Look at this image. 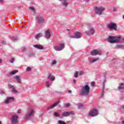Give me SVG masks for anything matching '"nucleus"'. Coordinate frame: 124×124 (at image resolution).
<instances>
[{
    "instance_id": "obj_38",
    "label": "nucleus",
    "mask_w": 124,
    "mask_h": 124,
    "mask_svg": "<svg viewBox=\"0 0 124 124\" xmlns=\"http://www.w3.org/2000/svg\"><path fill=\"white\" fill-rule=\"evenodd\" d=\"M84 74V72L82 71L79 72V75H83Z\"/></svg>"
},
{
    "instance_id": "obj_3",
    "label": "nucleus",
    "mask_w": 124,
    "mask_h": 124,
    "mask_svg": "<svg viewBox=\"0 0 124 124\" xmlns=\"http://www.w3.org/2000/svg\"><path fill=\"white\" fill-rule=\"evenodd\" d=\"M34 109L32 108H30L28 110L27 114L25 115V118L27 120H29V119L31 118V117H33L34 115Z\"/></svg>"
},
{
    "instance_id": "obj_18",
    "label": "nucleus",
    "mask_w": 124,
    "mask_h": 124,
    "mask_svg": "<svg viewBox=\"0 0 124 124\" xmlns=\"http://www.w3.org/2000/svg\"><path fill=\"white\" fill-rule=\"evenodd\" d=\"M76 38H81L82 37V34L79 32H76L75 33Z\"/></svg>"
},
{
    "instance_id": "obj_22",
    "label": "nucleus",
    "mask_w": 124,
    "mask_h": 124,
    "mask_svg": "<svg viewBox=\"0 0 124 124\" xmlns=\"http://www.w3.org/2000/svg\"><path fill=\"white\" fill-rule=\"evenodd\" d=\"M15 79L16 80L17 83H21V79L20 78V77L19 76H15Z\"/></svg>"
},
{
    "instance_id": "obj_46",
    "label": "nucleus",
    "mask_w": 124,
    "mask_h": 124,
    "mask_svg": "<svg viewBox=\"0 0 124 124\" xmlns=\"http://www.w3.org/2000/svg\"><path fill=\"white\" fill-rule=\"evenodd\" d=\"M122 109H124V105L121 107Z\"/></svg>"
},
{
    "instance_id": "obj_1",
    "label": "nucleus",
    "mask_w": 124,
    "mask_h": 124,
    "mask_svg": "<svg viewBox=\"0 0 124 124\" xmlns=\"http://www.w3.org/2000/svg\"><path fill=\"white\" fill-rule=\"evenodd\" d=\"M122 40V37L121 36H109L108 37V42L111 44L113 43H118Z\"/></svg>"
},
{
    "instance_id": "obj_17",
    "label": "nucleus",
    "mask_w": 124,
    "mask_h": 124,
    "mask_svg": "<svg viewBox=\"0 0 124 124\" xmlns=\"http://www.w3.org/2000/svg\"><path fill=\"white\" fill-rule=\"evenodd\" d=\"M33 47H34V48H36L37 49H39L40 50H43V49H44V47H43V46L40 45H34Z\"/></svg>"
},
{
    "instance_id": "obj_25",
    "label": "nucleus",
    "mask_w": 124,
    "mask_h": 124,
    "mask_svg": "<svg viewBox=\"0 0 124 124\" xmlns=\"http://www.w3.org/2000/svg\"><path fill=\"white\" fill-rule=\"evenodd\" d=\"M17 72H18V71H13L9 73V74H10V75H14V74H16V73H17Z\"/></svg>"
},
{
    "instance_id": "obj_21",
    "label": "nucleus",
    "mask_w": 124,
    "mask_h": 124,
    "mask_svg": "<svg viewBox=\"0 0 124 124\" xmlns=\"http://www.w3.org/2000/svg\"><path fill=\"white\" fill-rule=\"evenodd\" d=\"M50 80L51 81H55V76H51V74H49L48 76H47V78L49 79L50 78Z\"/></svg>"
},
{
    "instance_id": "obj_32",
    "label": "nucleus",
    "mask_w": 124,
    "mask_h": 124,
    "mask_svg": "<svg viewBox=\"0 0 124 124\" xmlns=\"http://www.w3.org/2000/svg\"><path fill=\"white\" fill-rule=\"evenodd\" d=\"M117 49H120L123 48V46L119 45L116 46Z\"/></svg>"
},
{
    "instance_id": "obj_14",
    "label": "nucleus",
    "mask_w": 124,
    "mask_h": 124,
    "mask_svg": "<svg viewBox=\"0 0 124 124\" xmlns=\"http://www.w3.org/2000/svg\"><path fill=\"white\" fill-rule=\"evenodd\" d=\"M62 1V6H65L66 7L67 6H68V4H69V3L68 2V0H60Z\"/></svg>"
},
{
    "instance_id": "obj_37",
    "label": "nucleus",
    "mask_w": 124,
    "mask_h": 124,
    "mask_svg": "<svg viewBox=\"0 0 124 124\" xmlns=\"http://www.w3.org/2000/svg\"><path fill=\"white\" fill-rule=\"evenodd\" d=\"M13 62H14V58H12L10 60V62H11V63H13Z\"/></svg>"
},
{
    "instance_id": "obj_39",
    "label": "nucleus",
    "mask_w": 124,
    "mask_h": 124,
    "mask_svg": "<svg viewBox=\"0 0 124 124\" xmlns=\"http://www.w3.org/2000/svg\"><path fill=\"white\" fill-rule=\"evenodd\" d=\"M21 111H22V110H21L20 109H18V110H17V113L18 114H20V113H21Z\"/></svg>"
},
{
    "instance_id": "obj_5",
    "label": "nucleus",
    "mask_w": 124,
    "mask_h": 124,
    "mask_svg": "<svg viewBox=\"0 0 124 124\" xmlns=\"http://www.w3.org/2000/svg\"><path fill=\"white\" fill-rule=\"evenodd\" d=\"M88 115L91 117H95L98 115V111L96 109L93 108L89 112Z\"/></svg>"
},
{
    "instance_id": "obj_30",
    "label": "nucleus",
    "mask_w": 124,
    "mask_h": 124,
    "mask_svg": "<svg viewBox=\"0 0 124 124\" xmlns=\"http://www.w3.org/2000/svg\"><path fill=\"white\" fill-rule=\"evenodd\" d=\"M78 108H83V104H78Z\"/></svg>"
},
{
    "instance_id": "obj_35",
    "label": "nucleus",
    "mask_w": 124,
    "mask_h": 124,
    "mask_svg": "<svg viewBox=\"0 0 124 124\" xmlns=\"http://www.w3.org/2000/svg\"><path fill=\"white\" fill-rule=\"evenodd\" d=\"M46 86L47 88H49L50 87V84L48 82H46Z\"/></svg>"
},
{
    "instance_id": "obj_31",
    "label": "nucleus",
    "mask_w": 124,
    "mask_h": 124,
    "mask_svg": "<svg viewBox=\"0 0 124 124\" xmlns=\"http://www.w3.org/2000/svg\"><path fill=\"white\" fill-rule=\"evenodd\" d=\"M31 68L30 67H28L26 68V71H31Z\"/></svg>"
},
{
    "instance_id": "obj_48",
    "label": "nucleus",
    "mask_w": 124,
    "mask_h": 124,
    "mask_svg": "<svg viewBox=\"0 0 124 124\" xmlns=\"http://www.w3.org/2000/svg\"><path fill=\"white\" fill-rule=\"evenodd\" d=\"M0 93H4V92H3V91H1Z\"/></svg>"
},
{
    "instance_id": "obj_45",
    "label": "nucleus",
    "mask_w": 124,
    "mask_h": 124,
    "mask_svg": "<svg viewBox=\"0 0 124 124\" xmlns=\"http://www.w3.org/2000/svg\"><path fill=\"white\" fill-rule=\"evenodd\" d=\"M0 2L2 3L3 2V0H0Z\"/></svg>"
},
{
    "instance_id": "obj_7",
    "label": "nucleus",
    "mask_w": 124,
    "mask_h": 124,
    "mask_svg": "<svg viewBox=\"0 0 124 124\" xmlns=\"http://www.w3.org/2000/svg\"><path fill=\"white\" fill-rule=\"evenodd\" d=\"M19 121H18V115H14L11 119V124H18Z\"/></svg>"
},
{
    "instance_id": "obj_13",
    "label": "nucleus",
    "mask_w": 124,
    "mask_h": 124,
    "mask_svg": "<svg viewBox=\"0 0 124 124\" xmlns=\"http://www.w3.org/2000/svg\"><path fill=\"white\" fill-rule=\"evenodd\" d=\"M64 48V45L63 44H61L59 46H55L54 49L56 51H62Z\"/></svg>"
},
{
    "instance_id": "obj_8",
    "label": "nucleus",
    "mask_w": 124,
    "mask_h": 124,
    "mask_svg": "<svg viewBox=\"0 0 124 124\" xmlns=\"http://www.w3.org/2000/svg\"><path fill=\"white\" fill-rule=\"evenodd\" d=\"M108 27L109 30L117 31V25L115 23H110L108 25Z\"/></svg>"
},
{
    "instance_id": "obj_11",
    "label": "nucleus",
    "mask_w": 124,
    "mask_h": 124,
    "mask_svg": "<svg viewBox=\"0 0 124 124\" xmlns=\"http://www.w3.org/2000/svg\"><path fill=\"white\" fill-rule=\"evenodd\" d=\"M74 112L73 111H64L61 113V115L62 117H68L69 115H73Z\"/></svg>"
},
{
    "instance_id": "obj_26",
    "label": "nucleus",
    "mask_w": 124,
    "mask_h": 124,
    "mask_svg": "<svg viewBox=\"0 0 124 124\" xmlns=\"http://www.w3.org/2000/svg\"><path fill=\"white\" fill-rule=\"evenodd\" d=\"M74 77L75 78H78V71H76L74 73Z\"/></svg>"
},
{
    "instance_id": "obj_2",
    "label": "nucleus",
    "mask_w": 124,
    "mask_h": 124,
    "mask_svg": "<svg viewBox=\"0 0 124 124\" xmlns=\"http://www.w3.org/2000/svg\"><path fill=\"white\" fill-rule=\"evenodd\" d=\"M85 27L89 30L88 31H86L85 32V34L86 35H91L94 33V30L93 29L91 25L87 24L85 26Z\"/></svg>"
},
{
    "instance_id": "obj_12",
    "label": "nucleus",
    "mask_w": 124,
    "mask_h": 124,
    "mask_svg": "<svg viewBox=\"0 0 124 124\" xmlns=\"http://www.w3.org/2000/svg\"><path fill=\"white\" fill-rule=\"evenodd\" d=\"M92 56H96V55H99L100 56L102 55L101 51L94 49L92 50L91 52Z\"/></svg>"
},
{
    "instance_id": "obj_47",
    "label": "nucleus",
    "mask_w": 124,
    "mask_h": 124,
    "mask_svg": "<svg viewBox=\"0 0 124 124\" xmlns=\"http://www.w3.org/2000/svg\"><path fill=\"white\" fill-rule=\"evenodd\" d=\"M2 62V60L0 59V63H1Z\"/></svg>"
},
{
    "instance_id": "obj_29",
    "label": "nucleus",
    "mask_w": 124,
    "mask_h": 124,
    "mask_svg": "<svg viewBox=\"0 0 124 124\" xmlns=\"http://www.w3.org/2000/svg\"><path fill=\"white\" fill-rule=\"evenodd\" d=\"M54 116H55V117H60V115H59V113H58V112H55L54 113Z\"/></svg>"
},
{
    "instance_id": "obj_19",
    "label": "nucleus",
    "mask_w": 124,
    "mask_h": 124,
    "mask_svg": "<svg viewBox=\"0 0 124 124\" xmlns=\"http://www.w3.org/2000/svg\"><path fill=\"white\" fill-rule=\"evenodd\" d=\"M51 36V34L50 33V31L49 30H46V38H50Z\"/></svg>"
},
{
    "instance_id": "obj_51",
    "label": "nucleus",
    "mask_w": 124,
    "mask_h": 124,
    "mask_svg": "<svg viewBox=\"0 0 124 124\" xmlns=\"http://www.w3.org/2000/svg\"><path fill=\"white\" fill-rule=\"evenodd\" d=\"M2 123H1V121H0V124H1Z\"/></svg>"
},
{
    "instance_id": "obj_34",
    "label": "nucleus",
    "mask_w": 124,
    "mask_h": 124,
    "mask_svg": "<svg viewBox=\"0 0 124 124\" xmlns=\"http://www.w3.org/2000/svg\"><path fill=\"white\" fill-rule=\"evenodd\" d=\"M29 9H30L31 10H32V11H34V8L32 6L30 7Z\"/></svg>"
},
{
    "instance_id": "obj_53",
    "label": "nucleus",
    "mask_w": 124,
    "mask_h": 124,
    "mask_svg": "<svg viewBox=\"0 0 124 124\" xmlns=\"http://www.w3.org/2000/svg\"><path fill=\"white\" fill-rule=\"evenodd\" d=\"M86 0L89 1V0Z\"/></svg>"
},
{
    "instance_id": "obj_4",
    "label": "nucleus",
    "mask_w": 124,
    "mask_h": 124,
    "mask_svg": "<svg viewBox=\"0 0 124 124\" xmlns=\"http://www.w3.org/2000/svg\"><path fill=\"white\" fill-rule=\"evenodd\" d=\"M95 13L97 15H101L103 11L105 10V8L103 7H94Z\"/></svg>"
},
{
    "instance_id": "obj_20",
    "label": "nucleus",
    "mask_w": 124,
    "mask_h": 124,
    "mask_svg": "<svg viewBox=\"0 0 124 124\" xmlns=\"http://www.w3.org/2000/svg\"><path fill=\"white\" fill-rule=\"evenodd\" d=\"M118 90H119L120 91H122L123 90H124V83L119 84V85L118 86Z\"/></svg>"
},
{
    "instance_id": "obj_23",
    "label": "nucleus",
    "mask_w": 124,
    "mask_h": 124,
    "mask_svg": "<svg viewBox=\"0 0 124 124\" xmlns=\"http://www.w3.org/2000/svg\"><path fill=\"white\" fill-rule=\"evenodd\" d=\"M98 60H99V58H97L96 59L90 60H89V62L91 63H93V62H97V61H98Z\"/></svg>"
},
{
    "instance_id": "obj_36",
    "label": "nucleus",
    "mask_w": 124,
    "mask_h": 124,
    "mask_svg": "<svg viewBox=\"0 0 124 124\" xmlns=\"http://www.w3.org/2000/svg\"><path fill=\"white\" fill-rule=\"evenodd\" d=\"M70 106V104L69 103L65 104V107H69Z\"/></svg>"
},
{
    "instance_id": "obj_27",
    "label": "nucleus",
    "mask_w": 124,
    "mask_h": 124,
    "mask_svg": "<svg viewBox=\"0 0 124 124\" xmlns=\"http://www.w3.org/2000/svg\"><path fill=\"white\" fill-rule=\"evenodd\" d=\"M58 124H66L65 123L62 121L59 120L58 121Z\"/></svg>"
},
{
    "instance_id": "obj_44",
    "label": "nucleus",
    "mask_w": 124,
    "mask_h": 124,
    "mask_svg": "<svg viewBox=\"0 0 124 124\" xmlns=\"http://www.w3.org/2000/svg\"><path fill=\"white\" fill-rule=\"evenodd\" d=\"M68 93H72V92L71 91V90H69V91H68Z\"/></svg>"
},
{
    "instance_id": "obj_50",
    "label": "nucleus",
    "mask_w": 124,
    "mask_h": 124,
    "mask_svg": "<svg viewBox=\"0 0 124 124\" xmlns=\"http://www.w3.org/2000/svg\"><path fill=\"white\" fill-rule=\"evenodd\" d=\"M102 96H103V94H101V97H102Z\"/></svg>"
},
{
    "instance_id": "obj_42",
    "label": "nucleus",
    "mask_w": 124,
    "mask_h": 124,
    "mask_svg": "<svg viewBox=\"0 0 124 124\" xmlns=\"http://www.w3.org/2000/svg\"><path fill=\"white\" fill-rule=\"evenodd\" d=\"M117 10V8H116L115 7H114L113 9V11H114V12H116Z\"/></svg>"
},
{
    "instance_id": "obj_43",
    "label": "nucleus",
    "mask_w": 124,
    "mask_h": 124,
    "mask_svg": "<svg viewBox=\"0 0 124 124\" xmlns=\"http://www.w3.org/2000/svg\"><path fill=\"white\" fill-rule=\"evenodd\" d=\"M71 38H76V36H70Z\"/></svg>"
},
{
    "instance_id": "obj_10",
    "label": "nucleus",
    "mask_w": 124,
    "mask_h": 124,
    "mask_svg": "<svg viewBox=\"0 0 124 124\" xmlns=\"http://www.w3.org/2000/svg\"><path fill=\"white\" fill-rule=\"evenodd\" d=\"M36 20H37V22L39 24H43L44 23V18L42 16H36Z\"/></svg>"
},
{
    "instance_id": "obj_24",
    "label": "nucleus",
    "mask_w": 124,
    "mask_h": 124,
    "mask_svg": "<svg viewBox=\"0 0 124 124\" xmlns=\"http://www.w3.org/2000/svg\"><path fill=\"white\" fill-rule=\"evenodd\" d=\"M41 36H42V34L41 33H39L35 36V38H36V39H38V38H40Z\"/></svg>"
},
{
    "instance_id": "obj_52",
    "label": "nucleus",
    "mask_w": 124,
    "mask_h": 124,
    "mask_svg": "<svg viewBox=\"0 0 124 124\" xmlns=\"http://www.w3.org/2000/svg\"><path fill=\"white\" fill-rule=\"evenodd\" d=\"M74 83H75V80H74Z\"/></svg>"
},
{
    "instance_id": "obj_49",
    "label": "nucleus",
    "mask_w": 124,
    "mask_h": 124,
    "mask_svg": "<svg viewBox=\"0 0 124 124\" xmlns=\"http://www.w3.org/2000/svg\"><path fill=\"white\" fill-rule=\"evenodd\" d=\"M122 124H124V120L122 121Z\"/></svg>"
},
{
    "instance_id": "obj_15",
    "label": "nucleus",
    "mask_w": 124,
    "mask_h": 124,
    "mask_svg": "<svg viewBox=\"0 0 124 124\" xmlns=\"http://www.w3.org/2000/svg\"><path fill=\"white\" fill-rule=\"evenodd\" d=\"M59 103H60V101H58L57 102L55 103L53 105L49 106L48 108L47 109L50 110L51 109H53V108H54V107H56V106H57L58 105V104H59Z\"/></svg>"
},
{
    "instance_id": "obj_9",
    "label": "nucleus",
    "mask_w": 124,
    "mask_h": 124,
    "mask_svg": "<svg viewBox=\"0 0 124 124\" xmlns=\"http://www.w3.org/2000/svg\"><path fill=\"white\" fill-rule=\"evenodd\" d=\"M15 99V98L14 97H7L4 101V103L5 104H8V103H10V102L14 101Z\"/></svg>"
},
{
    "instance_id": "obj_40",
    "label": "nucleus",
    "mask_w": 124,
    "mask_h": 124,
    "mask_svg": "<svg viewBox=\"0 0 124 124\" xmlns=\"http://www.w3.org/2000/svg\"><path fill=\"white\" fill-rule=\"evenodd\" d=\"M81 95H83L84 96H87V95H88V93H82Z\"/></svg>"
},
{
    "instance_id": "obj_16",
    "label": "nucleus",
    "mask_w": 124,
    "mask_h": 124,
    "mask_svg": "<svg viewBox=\"0 0 124 124\" xmlns=\"http://www.w3.org/2000/svg\"><path fill=\"white\" fill-rule=\"evenodd\" d=\"M8 88H9V89H12V91L15 93H18V91L17 90H16V89H15V88H14V86H13V85L9 84Z\"/></svg>"
},
{
    "instance_id": "obj_41",
    "label": "nucleus",
    "mask_w": 124,
    "mask_h": 124,
    "mask_svg": "<svg viewBox=\"0 0 124 124\" xmlns=\"http://www.w3.org/2000/svg\"><path fill=\"white\" fill-rule=\"evenodd\" d=\"M91 86H92V87H93V86H94V82H91Z\"/></svg>"
},
{
    "instance_id": "obj_33",
    "label": "nucleus",
    "mask_w": 124,
    "mask_h": 124,
    "mask_svg": "<svg viewBox=\"0 0 124 124\" xmlns=\"http://www.w3.org/2000/svg\"><path fill=\"white\" fill-rule=\"evenodd\" d=\"M1 44L2 45H5V44H6V42L4 41H2L1 42Z\"/></svg>"
},
{
    "instance_id": "obj_28",
    "label": "nucleus",
    "mask_w": 124,
    "mask_h": 124,
    "mask_svg": "<svg viewBox=\"0 0 124 124\" xmlns=\"http://www.w3.org/2000/svg\"><path fill=\"white\" fill-rule=\"evenodd\" d=\"M56 63H57L56 60H53L51 62V65H54V64H56Z\"/></svg>"
},
{
    "instance_id": "obj_6",
    "label": "nucleus",
    "mask_w": 124,
    "mask_h": 124,
    "mask_svg": "<svg viewBox=\"0 0 124 124\" xmlns=\"http://www.w3.org/2000/svg\"><path fill=\"white\" fill-rule=\"evenodd\" d=\"M90 90L91 88L89 85L83 86L81 89L82 93H90Z\"/></svg>"
}]
</instances>
